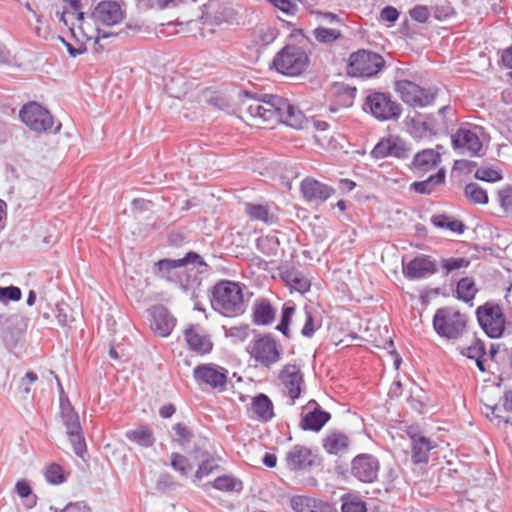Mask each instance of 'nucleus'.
Instances as JSON below:
<instances>
[{
    "label": "nucleus",
    "instance_id": "obj_1",
    "mask_svg": "<svg viewBox=\"0 0 512 512\" xmlns=\"http://www.w3.org/2000/svg\"><path fill=\"white\" fill-rule=\"evenodd\" d=\"M239 97V111L242 118L253 121L251 125L273 127L277 123H284L300 129L305 122L302 111L283 97L265 94L261 99H256L247 91H241Z\"/></svg>",
    "mask_w": 512,
    "mask_h": 512
},
{
    "label": "nucleus",
    "instance_id": "obj_2",
    "mask_svg": "<svg viewBox=\"0 0 512 512\" xmlns=\"http://www.w3.org/2000/svg\"><path fill=\"white\" fill-rule=\"evenodd\" d=\"M212 307L226 317H234L245 312L242 286L233 281L222 280L215 284L212 291Z\"/></svg>",
    "mask_w": 512,
    "mask_h": 512
},
{
    "label": "nucleus",
    "instance_id": "obj_3",
    "mask_svg": "<svg viewBox=\"0 0 512 512\" xmlns=\"http://www.w3.org/2000/svg\"><path fill=\"white\" fill-rule=\"evenodd\" d=\"M363 110L376 120L396 121L402 115V106L389 93L370 92L363 103Z\"/></svg>",
    "mask_w": 512,
    "mask_h": 512
},
{
    "label": "nucleus",
    "instance_id": "obj_4",
    "mask_svg": "<svg viewBox=\"0 0 512 512\" xmlns=\"http://www.w3.org/2000/svg\"><path fill=\"white\" fill-rule=\"evenodd\" d=\"M467 326V316L453 307L436 310L433 317V328L442 338L449 340L462 336Z\"/></svg>",
    "mask_w": 512,
    "mask_h": 512
},
{
    "label": "nucleus",
    "instance_id": "obj_5",
    "mask_svg": "<svg viewBox=\"0 0 512 512\" xmlns=\"http://www.w3.org/2000/svg\"><path fill=\"white\" fill-rule=\"evenodd\" d=\"M384 58L373 51L361 49L353 52L348 61L347 73L352 77H374L385 68Z\"/></svg>",
    "mask_w": 512,
    "mask_h": 512
},
{
    "label": "nucleus",
    "instance_id": "obj_6",
    "mask_svg": "<svg viewBox=\"0 0 512 512\" xmlns=\"http://www.w3.org/2000/svg\"><path fill=\"white\" fill-rule=\"evenodd\" d=\"M309 58L306 51L296 45H286L273 59V67L287 76L300 75L308 66Z\"/></svg>",
    "mask_w": 512,
    "mask_h": 512
},
{
    "label": "nucleus",
    "instance_id": "obj_7",
    "mask_svg": "<svg viewBox=\"0 0 512 512\" xmlns=\"http://www.w3.org/2000/svg\"><path fill=\"white\" fill-rule=\"evenodd\" d=\"M477 321L485 334L497 339L503 336L509 322L503 313L502 307L493 301H488L476 309Z\"/></svg>",
    "mask_w": 512,
    "mask_h": 512
},
{
    "label": "nucleus",
    "instance_id": "obj_8",
    "mask_svg": "<svg viewBox=\"0 0 512 512\" xmlns=\"http://www.w3.org/2000/svg\"><path fill=\"white\" fill-rule=\"evenodd\" d=\"M19 117L26 126L37 133H57L61 129V123L54 127V119L50 112L37 102L25 104L19 112Z\"/></svg>",
    "mask_w": 512,
    "mask_h": 512
},
{
    "label": "nucleus",
    "instance_id": "obj_9",
    "mask_svg": "<svg viewBox=\"0 0 512 512\" xmlns=\"http://www.w3.org/2000/svg\"><path fill=\"white\" fill-rule=\"evenodd\" d=\"M394 90L404 103L414 108H424L433 104L436 95L434 90L423 88L407 79L395 80Z\"/></svg>",
    "mask_w": 512,
    "mask_h": 512
},
{
    "label": "nucleus",
    "instance_id": "obj_10",
    "mask_svg": "<svg viewBox=\"0 0 512 512\" xmlns=\"http://www.w3.org/2000/svg\"><path fill=\"white\" fill-rule=\"evenodd\" d=\"M61 416L75 454L79 457H83L86 452V443L82 434L78 414L69 403H61Z\"/></svg>",
    "mask_w": 512,
    "mask_h": 512
},
{
    "label": "nucleus",
    "instance_id": "obj_11",
    "mask_svg": "<svg viewBox=\"0 0 512 512\" xmlns=\"http://www.w3.org/2000/svg\"><path fill=\"white\" fill-rule=\"evenodd\" d=\"M380 462L372 454L362 453L351 461V475L362 483H373L377 480Z\"/></svg>",
    "mask_w": 512,
    "mask_h": 512
},
{
    "label": "nucleus",
    "instance_id": "obj_12",
    "mask_svg": "<svg viewBox=\"0 0 512 512\" xmlns=\"http://www.w3.org/2000/svg\"><path fill=\"white\" fill-rule=\"evenodd\" d=\"M228 371L215 364H201L194 368L193 376L199 385H207L213 389L223 390L227 383Z\"/></svg>",
    "mask_w": 512,
    "mask_h": 512
},
{
    "label": "nucleus",
    "instance_id": "obj_13",
    "mask_svg": "<svg viewBox=\"0 0 512 512\" xmlns=\"http://www.w3.org/2000/svg\"><path fill=\"white\" fill-rule=\"evenodd\" d=\"M249 353L259 363L270 367L280 359L276 342L270 336H264L254 341L249 347Z\"/></svg>",
    "mask_w": 512,
    "mask_h": 512
},
{
    "label": "nucleus",
    "instance_id": "obj_14",
    "mask_svg": "<svg viewBox=\"0 0 512 512\" xmlns=\"http://www.w3.org/2000/svg\"><path fill=\"white\" fill-rule=\"evenodd\" d=\"M183 334L188 348L194 353L205 355L212 351L213 342L211 337L200 325H189Z\"/></svg>",
    "mask_w": 512,
    "mask_h": 512
},
{
    "label": "nucleus",
    "instance_id": "obj_15",
    "mask_svg": "<svg viewBox=\"0 0 512 512\" xmlns=\"http://www.w3.org/2000/svg\"><path fill=\"white\" fill-rule=\"evenodd\" d=\"M208 440L199 438L195 441L193 450H189V454L195 459L200 460L198 468L195 472L196 479H202L219 469L217 460L207 451Z\"/></svg>",
    "mask_w": 512,
    "mask_h": 512
},
{
    "label": "nucleus",
    "instance_id": "obj_16",
    "mask_svg": "<svg viewBox=\"0 0 512 512\" xmlns=\"http://www.w3.org/2000/svg\"><path fill=\"white\" fill-rule=\"evenodd\" d=\"M279 379L290 398V404L293 405L295 400L300 397L304 384L301 369L294 364H287L280 371Z\"/></svg>",
    "mask_w": 512,
    "mask_h": 512
},
{
    "label": "nucleus",
    "instance_id": "obj_17",
    "mask_svg": "<svg viewBox=\"0 0 512 512\" xmlns=\"http://www.w3.org/2000/svg\"><path fill=\"white\" fill-rule=\"evenodd\" d=\"M437 271L438 267L435 260L428 255H419L408 263L403 264V274L410 280L428 278L437 273Z\"/></svg>",
    "mask_w": 512,
    "mask_h": 512
},
{
    "label": "nucleus",
    "instance_id": "obj_18",
    "mask_svg": "<svg viewBox=\"0 0 512 512\" xmlns=\"http://www.w3.org/2000/svg\"><path fill=\"white\" fill-rule=\"evenodd\" d=\"M300 190L307 202L315 204L325 202L335 192L332 187L310 177L302 180Z\"/></svg>",
    "mask_w": 512,
    "mask_h": 512
},
{
    "label": "nucleus",
    "instance_id": "obj_19",
    "mask_svg": "<svg viewBox=\"0 0 512 512\" xmlns=\"http://www.w3.org/2000/svg\"><path fill=\"white\" fill-rule=\"evenodd\" d=\"M451 143L454 150L460 154L478 155L482 149V143L478 135L469 129L461 128L451 135Z\"/></svg>",
    "mask_w": 512,
    "mask_h": 512
},
{
    "label": "nucleus",
    "instance_id": "obj_20",
    "mask_svg": "<svg viewBox=\"0 0 512 512\" xmlns=\"http://www.w3.org/2000/svg\"><path fill=\"white\" fill-rule=\"evenodd\" d=\"M150 313L152 331L160 337L169 336L176 325V318L163 305L153 306Z\"/></svg>",
    "mask_w": 512,
    "mask_h": 512
},
{
    "label": "nucleus",
    "instance_id": "obj_21",
    "mask_svg": "<svg viewBox=\"0 0 512 512\" xmlns=\"http://www.w3.org/2000/svg\"><path fill=\"white\" fill-rule=\"evenodd\" d=\"M92 16L97 22L113 26L123 19V11L115 1H101L95 7Z\"/></svg>",
    "mask_w": 512,
    "mask_h": 512
},
{
    "label": "nucleus",
    "instance_id": "obj_22",
    "mask_svg": "<svg viewBox=\"0 0 512 512\" xmlns=\"http://www.w3.org/2000/svg\"><path fill=\"white\" fill-rule=\"evenodd\" d=\"M411 439V459L414 464L427 463L429 460V452L436 447V445L427 437L420 433L413 432L411 429L408 431Z\"/></svg>",
    "mask_w": 512,
    "mask_h": 512
},
{
    "label": "nucleus",
    "instance_id": "obj_23",
    "mask_svg": "<svg viewBox=\"0 0 512 512\" xmlns=\"http://www.w3.org/2000/svg\"><path fill=\"white\" fill-rule=\"evenodd\" d=\"M286 463L291 470H304L314 464V455L309 448L295 445L287 452Z\"/></svg>",
    "mask_w": 512,
    "mask_h": 512
},
{
    "label": "nucleus",
    "instance_id": "obj_24",
    "mask_svg": "<svg viewBox=\"0 0 512 512\" xmlns=\"http://www.w3.org/2000/svg\"><path fill=\"white\" fill-rule=\"evenodd\" d=\"M351 440L343 432L338 430L329 431L322 439L324 450L330 455H342L350 448Z\"/></svg>",
    "mask_w": 512,
    "mask_h": 512
},
{
    "label": "nucleus",
    "instance_id": "obj_25",
    "mask_svg": "<svg viewBox=\"0 0 512 512\" xmlns=\"http://www.w3.org/2000/svg\"><path fill=\"white\" fill-rule=\"evenodd\" d=\"M405 123L409 133L417 139L431 138L440 134V131L445 128V123L441 125H434L430 119L427 121L416 120L415 118L407 117Z\"/></svg>",
    "mask_w": 512,
    "mask_h": 512
},
{
    "label": "nucleus",
    "instance_id": "obj_26",
    "mask_svg": "<svg viewBox=\"0 0 512 512\" xmlns=\"http://www.w3.org/2000/svg\"><path fill=\"white\" fill-rule=\"evenodd\" d=\"M291 507L294 512H331L327 502L304 495L292 497Z\"/></svg>",
    "mask_w": 512,
    "mask_h": 512
},
{
    "label": "nucleus",
    "instance_id": "obj_27",
    "mask_svg": "<svg viewBox=\"0 0 512 512\" xmlns=\"http://www.w3.org/2000/svg\"><path fill=\"white\" fill-rule=\"evenodd\" d=\"M331 419L329 412L322 410L318 405L310 412L305 414L301 421L300 427L303 430L320 431L324 425Z\"/></svg>",
    "mask_w": 512,
    "mask_h": 512
},
{
    "label": "nucleus",
    "instance_id": "obj_28",
    "mask_svg": "<svg viewBox=\"0 0 512 512\" xmlns=\"http://www.w3.org/2000/svg\"><path fill=\"white\" fill-rule=\"evenodd\" d=\"M187 264L205 265V262L203 261L202 257L199 254H197L195 252H189L182 259H178V260L162 259L156 263V266L158 267V271L161 274V276L164 277L171 270L178 268V267H183Z\"/></svg>",
    "mask_w": 512,
    "mask_h": 512
},
{
    "label": "nucleus",
    "instance_id": "obj_29",
    "mask_svg": "<svg viewBox=\"0 0 512 512\" xmlns=\"http://www.w3.org/2000/svg\"><path fill=\"white\" fill-rule=\"evenodd\" d=\"M441 162V155L434 149H424L413 158V167L419 172H427L434 169Z\"/></svg>",
    "mask_w": 512,
    "mask_h": 512
},
{
    "label": "nucleus",
    "instance_id": "obj_30",
    "mask_svg": "<svg viewBox=\"0 0 512 512\" xmlns=\"http://www.w3.org/2000/svg\"><path fill=\"white\" fill-rule=\"evenodd\" d=\"M446 179V172L443 168L439 169L437 173L430 175L423 181H416L411 184V189L416 193L423 195L432 194L437 186L443 185Z\"/></svg>",
    "mask_w": 512,
    "mask_h": 512
},
{
    "label": "nucleus",
    "instance_id": "obj_31",
    "mask_svg": "<svg viewBox=\"0 0 512 512\" xmlns=\"http://www.w3.org/2000/svg\"><path fill=\"white\" fill-rule=\"evenodd\" d=\"M252 411L257 419L262 422H268L274 417V407L270 398L263 393L252 399Z\"/></svg>",
    "mask_w": 512,
    "mask_h": 512
},
{
    "label": "nucleus",
    "instance_id": "obj_32",
    "mask_svg": "<svg viewBox=\"0 0 512 512\" xmlns=\"http://www.w3.org/2000/svg\"><path fill=\"white\" fill-rule=\"evenodd\" d=\"M172 429L175 433L173 441H175L183 449L187 450L188 453L189 450H193L195 447V441H197L200 437L195 439L192 430L182 422L174 424Z\"/></svg>",
    "mask_w": 512,
    "mask_h": 512
},
{
    "label": "nucleus",
    "instance_id": "obj_33",
    "mask_svg": "<svg viewBox=\"0 0 512 512\" xmlns=\"http://www.w3.org/2000/svg\"><path fill=\"white\" fill-rule=\"evenodd\" d=\"M275 318V310L266 299L256 301L253 307V321L257 325H269Z\"/></svg>",
    "mask_w": 512,
    "mask_h": 512
},
{
    "label": "nucleus",
    "instance_id": "obj_34",
    "mask_svg": "<svg viewBox=\"0 0 512 512\" xmlns=\"http://www.w3.org/2000/svg\"><path fill=\"white\" fill-rule=\"evenodd\" d=\"M126 438L141 447H151L155 443V437L150 428L139 426L135 429L126 431Z\"/></svg>",
    "mask_w": 512,
    "mask_h": 512
},
{
    "label": "nucleus",
    "instance_id": "obj_35",
    "mask_svg": "<svg viewBox=\"0 0 512 512\" xmlns=\"http://www.w3.org/2000/svg\"><path fill=\"white\" fill-rule=\"evenodd\" d=\"M278 35L275 27L268 24H260L255 27L252 33V41L258 46H268L273 43Z\"/></svg>",
    "mask_w": 512,
    "mask_h": 512
},
{
    "label": "nucleus",
    "instance_id": "obj_36",
    "mask_svg": "<svg viewBox=\"0 0 512 512\" xmlns=\"http://www.w3.org/2000/svg\"><path fill=\"white\" fill-rule=\"evenodd\" d=\"M291 290L301 294L310 290L311 283L309 279L300 271H287L282 276Z\"/></svg>",
    "mask_w": 512,
    "mask_h": 512
},
{
    "label": "nucleus",
    "instance_id": "obj_37",
    "mask_svg": "<svg viewBox=\"0 0 512 512\" xmlns=\"http://www.w3.org/2000/svg\"><path fill=\"white\" fill-rule=\"evenodd\" d=\"M431 222L434 226L438 228L448 229L451 232H455L458 234H462L465 228V225L461 221L444 214L432 216Z\"/></svg>",
    "mask_w": 512,
    "mask_h": 512
},
{
    "label": "nucleus",
    "instance_id": "obj_38",
    "mask_svg": "<svg viewBox=\"0 0 512 512\" xmlns=\"http://www.w3.org/2000/svg\"><path fill=\"white\" fill-rule=\"evenodd\" d=\"M477 291L475 281L471 277L461 278L457 283V296L464 302H470L473 300Z\"/></svg>",
    "mask_w": 512,
    "mask_h": 512
},
{
    "label": "nucleus",
    "instance_id": "obj_39",
    "mask_svg": "<svg viewBox=\"0 0 512 512\" xmlns=\"http://www.w3.org/2000/svg\"><path fill=\"white\" fill-rule=\"evenodd\" d=\"M464 195L472 204L488 203L487 191L477 183H468L464 188Z\"/></svg>",
    "mask_w": 512,
    "mask_h": 512
},
{
    "label": "nucleus",
    "instance_id": "obj_40",
    "mask_svg": "<svg viewBox=\"0 0 512 512\" xmlns=\"http://www.w3.org/2000/svg\"><path fill=\"white\" fill-rule=\"evenodd\" d=\"M280 245L276 233L261 236L256 241L257 249L265 255L275 254Z\"/></svg>",
    "mask_w": 512,
    "mask_h": 512
},
{
    "label": "nucleus",
    "instance_id": "obj_41",
    "mask_svg": "<svg viewBox=\"0 0 512 512\" xmlns=\"http://www.w3.org/2000/svg\"><path fill=\"white\" fill-rule=\"evenodd\" d=\"M453 116H454V110L450 106H444L441 109H439L436 116H433L430 118V121L434 125H441L442 123L443 124L445 123L446 127L440 131V134L441 133L448 134L449 127H450V125H452V123L454 121Z\"/></svg>",
    "mask_w": 512,
    "mask_h": 512
},
{
    "label": "nucleus",
    "instance_id": "obj_42",
    "mask_svg": "<svg viewBox=\"0 0 512 512\" xmlns=\"http://www.w3.org/2000/svg\"><path fill=\"white\" fill-rule=\"evenodd\" d=\"M212 486L217 490L225 492L239 491L241 489V482H239L232 476L223 475L217 477L213 481Z\"/></svg>",
    "mask_w": 512,
    "mask_h": 512
},
{
    "label": "nucleus",
    "instance_id": "obj_43",
    "mask_svg": "<svg viewBox=\"0 0 512 512\" xmlns=\"http://www.w3.org/2000/svg\"><path fill=\"white\" fill-rule=\"evenodd\" d=\"M342 512H366L365 503L357 496L347 495L342 498Z\"/></svg>",
    "mask_w": 512,
    "mask_h": 512
},
{
    "label": "nucleus",
    "instance_id": "obj_44",
    "mask_svg": "<svg viewBox=\"0 0 512 512\" xmlns=\"http://www.w3.org/2000/svg\"><path fill=\"white\" fill-rule=\"evenodd\" d=\"M317 41L321 43H331L341 37V32L334 28L318 27L313 32Z\"/></svg>",
    "mask_w": 512,
    "mask_h": 512
},
{
    "label": "nucleus",
    "instance_id": "obj_45",
    "mask_svg": "<svg viewBox=\"0 0 512 512\" xmlns=\"http://www.w3.org/2000/svg\"><path fill=\"white\" fill-rule=\"evenodd\" d=\"M246 213L252 220L269 222V211L266 206L259 204H246Z\"/></svg>",
    "mask_w": 512,
    "mask_h": 512
},
{
    "label": "nucleus",
    "instance_id": "obj_46",
    "mask_svg": "<svg viewBox=\"0 0 512 512\" xmlns=\"http://www.w3.org/2000/svg\"><path fill=\"white\" fill-rule=\"evenodd\" d=\"M45 479L53 485L61 484L65 481L62 467L58 464H50L45 470Z\"/></svg>",
    "mask_w": 512,
    "mask_h": 512
},
{
    "label": "nucleus",
    "instance_id": "obj_47",
    "mask_svg": "<svg viewBox=\"0 0 512 512\" xmlns=\"http://www.w3.org/2000/svg\"><path fill=\"white\" fill-rule=\"evenodd\" d=\"M171 466L181 475H186L189 471L192 470V465L189 460L182 454L176 452L172 453L171 455Z\"/></svg>",
    "mask_w": 512,
    "mask_h": 512
},
{
    "label": "nucleus",
    "instance_id": "obj_48",
    "mask_svg": "<svg viewBox=\"0 0 512 512\" xmlns=\"http://www.w3.org/2000/svg\"><path fill=\"white\" fill-rule=\"evenodd\" d=\"M274 7L287 15H295L298 12L297 2L302 0H268Z\"/></svg>",
    "mask_w": 512,
    "mask_h": 512
},
{
    "label": "nucleus",
    "instance_id": "obj_49",
    "mask_svg": "<svg viewBox=\"0 0 512 512\" xmlns=\"http://www.w3.org/2000/svg\"><path fill=\"white\" fill-rule=\"evenodd\" d=\"M461 354L474 360L482 358L485 355V346L480 340H475L472 345L461 348Z\"/></svg>",
    "mask_w": 512,
    "mask_h": 512
},
{
    "label": "nucleus",
    "instance_id": "obj_50",
    "mask_svg": "<svg viewBox=\"0 0 512 512\" xmlns=\"http://www.w3.org/2000/svg\"><path fill=\"white\" fill-rule=\"evenodd\" d=\"M470 264L469 260L465 258H447L441 261L442 268L445 270V275H448L450 272L460 269L466 268Z\"/></svg>",
    "mask_w": 512,
    "mask_h": 512
},
{
    "label": "nucleus",
    "instance_id": "obj_51",
    "mask_svg": "<svg viewBox=\"0 0 512 512\" xmlns=\"http://www.w3.org/2000/svg\"><path fill=\"white\" fill-rule=\"evenodd\" d=\"M22 292L20 288L16 286H0V302L7 303L8 301H19L21 299Z\"/></svg>",
    "mask_w": 512,
    "mask_h": 512
},
{
    "label": "nucleus",
    "instance_id": "obj_52",
    "mask_svg": "<svg viewBox=\"0 0 512 512\" xmlns=\"http://www.w3.org/2000/svg\"><path fill=\"white\" fill-rule=\"evenodd\" d=\"M371 155L376 159H382L391 155V138L383 139L376 144L371 151Z\"/></svg>",
    "mask_w": 512,
    "mask_h": 512
},
{
    "label": "nucleus",
    "instance_id": "obj_53",
    "mask_svg": "<svg viewBox=\"0 0 512 512\" xmlns=\"http://www.w3.org/2000/svg\"><path fill=\"white\" fill-rule=\"evenodd\" d=\"M474 177L478 180L486 181V182H496L502 179V175L491 168H480L478 169Z\"/></svg>",
    "mask_w": 512,
    "mask_h": 512
},
{
    "label": "nucleus",
    "instance_id": "obj_54",
    "mask_svg": "<svg viewBox=\"0 0 512 512\" xmlns=\"http://www.w3.org/2000/svg\"><path fill=\"white\" fill-rule=\"evenodd\" d=\"M321 327V323L320 322H315L314 320V317L313 315L311 314V312L309 311H306L305 312V324L301 330V334L304 336V337H312L313 334L315 333V331L317 329H319Z\"/></svg>",
    "mask_w": 512,
    "mask_h": 512
},
{
    "label": "nucleus",
    "instance_id": "obj_55",
    "mask_svg": "<svg viewBox=\"0 0 512 512\" xmlns=\"http://www.w3.org/2000/svg\"><path fill=\"white\" fill-rule=\"evenodd\" d=\"M50 510L53 512H92L91 508L84 501L70 502L63 509L51 506Z\"/></svg>",
    "mask_w": 512,
    "mask_h": 512
},
{
    "label": "nucleus",
    "instance_id": "obj_56",
    "mask_svg": "<svg viewBox=\"0 0 512 512\" xmlns=\"http://www.w3.org/2000/svg\"><path fill=\"white\" fill-rule=\"evenodd\" d=\"M37 380L38 376L35 372H27L26 375L20 381L19 391L24 396H27L31 392V385L34 384Z\"/></svg>",
    "mask_w": 512,
    "mask_h": 512
},
{
    "label": "nucleus",
    "instance_id": "obj_57",
    "mask_svg": "<svg viewBox=\"0 0 512 512\" xmlns=\"http://www.w3.org/2000/svg\"><path fill=\"white\" fill-rule=\"evenodd\" d=\"M501 207L506 212L512 211V187H506L498 192Z\"/></svg>",
    "mask_w": 512,
    "mask_h": 512
},
{
    "label": "nucleus",
    "instance_id": "obj_58",
    "mask_svg": "<svg viewBox=\"0 0 512 512\" xmlns=\"http://www.w3.org/2000/svg\"><path fill=\"white\" fill-rule=\"evenodd\" d=\"M429 15H430L429 10L424 5H417L413 9L410 10L411 18L419 23L426 22L429 18Z\"/></svg>",
    "mask_w": 512,
    "mask_h": 512
},
{
    "label": "nucleus",
    "instance_id": "obj_59",
    "mask_svg": "<svg viewBox=\"0 0 512 512\" xmlns=\"http://www.w3.org/2000/svg\"><path fill=\"white\" fill-rule=\"evenodd\" d=\"M397 158H405L407 156V149L404 142L398 138H391V155Z\"/></svg>",
    "mask_w": 512,
    "mask_h": 512
},
{
    "label": "nucleus",
    "instance_id": "obj_60",
    "mask_svg": "<svg viewBox=\"0 0 512 512\" xmlns=\"http://www.w3.org/2000/svg\"><path fill=\"white\" fill-rule=\"evenodd\" d=\"M69 306L64 304V305H57V320H58V323L62 326H68L71 321H72V317L71 315H69Z\"/></svg>",
    "mask_w": 512,
    "mask_h": 512
},
{
    "label": "nucleus",
    "instance_id": "obj_61",
    "mask_svg": "<svg viewBox=\"0 0 512 512\" xmlns=\"http://www.w3.org/2000/svg\"><path fill=\"white\" fill-rule=\"evenodd\" d=\"M399 17V12L395 7L386 6L380 13L381 20L389 23H394Z\"/></svg>",
    "mask_w": 512,
    "mask_h": 512
},
{
    "label": "nucleus",
    "instance_id": "obj_62",
    "mask_svg": "<svg viewBox=\"0 0 512 512\" xmlns=\"http://www.w3.org/2000/svg\"><path fill=\"white\" fill-rule=\"evenodd\" d=\"M153 5L158 7L159 9H165L170 7H177L180 4L186 2V0H151Z\"/></svg>",
    "mask_w": 512,
    "mask_h": 512
},
{
    "label": "nucleus",
    "instance_id": "obj_63",
    "mask_svg": "<svg viewBox=\"0 0 512 512\" xmlns=\"http://www.w3.org/2000/svg\"><path fill=\"white\" fill-rule=\"evenodd\" d=\"M15 491L21 498H27L32 492L30 485L24 480L16 483Z\"/></svg>",
    "mask_w": 512,
    "mask_h": 512
},
{
    "label": "nucleus",
    "instance_id": "obj_64",
    "mask_svg": "<svg viewBox=\"0 0 512 512\" xmlns=\"http://www.w3.org/2000/svg\"><path fill=\"white\" fill-rule=\"evenodd\" d=\"M502 62L507 68H512V46L503 51Z\"/></svg>",
    "mask_w": 512,
    "mask_h": 512
}]
</instances>
